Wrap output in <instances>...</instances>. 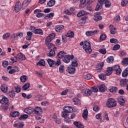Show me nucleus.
<instances>
[{"mask_svg":"<svg viewBox=\"0 0 128 128\" xmlns=\"http://www.w3.org/2000/svg\"><path fill=\"white\" fill-rule=\"evenodd\" d=\"M24 112L28 114H42V109L39 106L35 107L34 108L32 107H28L24 109Z\"/></svg>","mask_w":128,"mask_h":128,"instance_id":"obj_1","label":"nucleus"},{"mask_svg":"<svg viewBox=\"0 0 128 128\" xmlns=\"http://www.w3.org/2000/svg\"><path fill=\"white\" fill-rule=\"evenodd\" d=\"M80 46H83L82 48L86 54H90L92 52V46H90V42L88 41L82 42L80 44Z\"/></svg>","mask_w":128,"mask_h":128,"instance_id":"obj_2","label":"nucleus"},{"mask_svg":"<svg viewBox=\"0 0 128 128\" xmlns=\"http://www.w3.org/2000/svg\"><path fill=\"white\" fill-rule=\"evenodd\" d=\"M47 62L50 68H54L56 66H58L62 64V62H60V60L59 59L57 60L56 62H55L50 58H48V59Z\"/></svg>","mask_w":128,"mask_h":128,"instance_id":"obj_3","label":"nucleus"},{"mask_svg":"<svg viewBox=\"0 0 128 128\" xmlns=\"http://www.w3.org/2000/svg\"><path fill=\"white\" fill-rule=\"evenodd\" d=\"M74 109L70 106H68L66 108H64V112H62V116L64 118H68V114L70 112H72Z\"/></svg>","mask_w":128,"mask_h":128,"instance_id":"obj_4","label":"nucleus"},{"mask_svg":"<svg viewBox=\"0 0 128 128\" xmlns=\"http://www.w3.org/2000/svg\"><path fill=\"white\" fill-rule=\"evenodd\" d=\"M106 106L110 108H115V106H116V101L112 98H108L106 102Z\"/></svg>","mask_w":128,"mask_h":128,"instance_id":"obj_5","label":"nucleus"},{"mask_svg":"<svg viewBox=\"0 0 128 128\" xmlns=\"http://www.w3.org/2000/svg\"><path fill=\"white\" fill-rule=\"evenodd\" d=\"M54 38H56V34L52 33L51 34H50L45 40L46 44H50V42H52V40H54Z\"/></svg>","mask_w":128,"mask_h":128,"instance_id":"obj_6","label":"nucleus"},{"mask_svg":"<svg viewBox=\"0 0 128 128\" xmlns=\"http://www.w3.org/2000/svg\"><path fill=\"white\" fill-rule=\"evenodd\" d=\"M74 58V55H66L62 59L64 62L65 64H68L70 62L71 60H72Z\"/></svg>","mask_w":128,"mask_h":128,"instance_id":"obj_7","label":"nucleus"},{"mask_svg":"<svg viewBox=\"0 0 128 128\" xmlns=\"http://www.w3.org/2000/svg\"><path fill=\"white\" fill-rule=\"evenodd\" d=\"M113 70H115L116 74L118 76L122 73V69L118 65H115L112 67Z\"/></svg>","mask_w":128,"mask_h":128,"instance_id":"obj_8","label":"nucleus"},{"mask_svg":"<svg viewBox=\"0 0 128 128\" xmlns=\"http://www.w3.org/2000/svg\"><path fill=\"white\" fill-rule=\"evenodd\" d=\"M102 4H104V0H98V3L96 4L95 10H100L102 8Z\"/></svg>","mask_w":128,"mask_h":128,"instance_id":"obj_9","label":"nucleus"},{"mask_svg":"<svg viewBox=\"0 0 128 128\" xmlns=\"http://www.w3.org/2000/svg\"><path fill=\"white\" fill-rule=\"evenodd\" d=\"M20 8H22V3H20V2L18 1L16 3L14 6V10L16 12H18L20 10Z\"/></svg>","mask_w":128,"mask_h":128,"instance_id":"obj_10","label":"nucleus"},{"mask_svg":"<svg viewBox=\"0 0 128 128\" xmlns=\"http://www.w3.org/2000/svg\"><path fill=\"white\" fill-rule=\"evenodd\" d=\"M88 4H90V0H80V7L84 8Z\"/></svg>","mask_w":128,"mask_h":128,"instance_id":"obj_11","label":"nucleus"},{"mask_svg":"<svg viewBox=\"0 0 128 128\" xmlns=\"http://www.w3.org/2000/svg\"><path fill=\"white\" fill-rule=\"evenodd\" d=\"M128 84V78H122L120 80V85L122 87L126 86Z\"/></svg>","mask_w":128,"mask_h":128,"instance_id":"obj_12","label":"nucleus"},{"mask_svg":"<svg viewBox=\"0 0 128 128\" xmlns=\"http://www.w3.org/2000/svg\"><path fill=\"white\" fill-rule=\"evenodd\" d=\"M72 60V64L71 66L72 67L74 68H77L78 66V58H74V57L73 59Z\"/></svg>","mask_w":128,"mask_h":128,"instance_id":"obj_13","label":"nucleus"},{"mask_svg":"<svg viewBox=\"0 0 128 128\" xmlns=\"http://www.w3.org/2000/svg\"><path fill=\"white\" fill-rule=\"evenodd\" d=\"M84 92L85 96H92V89H84L83 90V91H82V92Z\"/></svg>","mask_w":128,"mask_h":128,"instance_id":"obj_14","label":"nucleus"},{"mask_svg":"<svg viewBox=\"0 0 128 128\" xmlns=\"http://www.w3.org/2000/svg\"><path fill=\"white\" fill-rule=\"evenodd\" d=\"M98 30L87 31L86 32V34L87 36H94V34H98Z\"/></svg>","mask_w":128,"mask_h":128,"instance_id":"obj_15","label":"nucleus"},{"mask_svg":"<svg viewBox=\"0 0 128 128\" xmlns=\"http://www.w3.org/2000/svg\"><path fill=\"white\" fill-rule=\"evenodd\" d=\"M64 28V26L63 25H58L55 27V30L57 32H62Z\"/></svg>","mask_w":128,"mask_h":128,"instance_id":"obj_16","label":"nucleus"},{"mask_svg":"<svg viewBox=\"0 0 128 128\" xmlns=\"http://www.w3.org/2000/svg\"><path fill=\"white\" fill-rule=\"evenodd\" d=\"M16 60H26V56L22 54V53L18 54L16 56Z\"/></svg>","mask_w":128,"mask_h":128,"instance_id":"obj_17","label":"nucleus"},{"mask_svg":"<svg viewBox=\"0 0 128 128\" xmlns=\"http://www.w3.org/2000/svg\"><path fill=\"white\" fill-rule=\"evenodd\" d=\"M116 100L120 106H124V104L126 103L124 99L122 96L117 98Z\"/></svg>","mask_w":128,"mask_h":128,"instance_id":"obj_18","label":"nucleus"},{"mask_svg":"<svg viewBox=\"0 0 128 128\" xmlns=\"http://www.w3.org/2000/svg\"><path fill=\"white\" fill-rule=\"evenodd\" d=\"M66 70L70 74H74L76 72V68L74 67H68Z\"/></svg>","mask_w":128,"mask_h":128,"instance_id":"obj_19","label":"nucleus"},{"mask_svg":"<svg viewBox=\"0 0 128 128\" xmlns=\"http://www.w3.org/2000/svg\"><path fill=\"white\" fill-rule=\"evenodd\" d=\"M88 108H86L84 110L83 113L82 114V116L84 120H88Z\"/></svg>","mask_w":128,"mask_h":128,"instance_id":"obj_20","label":"nucleus"},{"mask_svg":"<svg viewBox=\"0 0 128 128\" xmlns=\"http://www.w3.org/2000/svg\"><path fill=\"white\" fill-rule=\"evenodd\" d=\"M104 66V63H102V64H99L96 66V70L98 72H100L102 70V67Z\"/></svg>","mask_w":128,"mask_h":128,"instance_id":"obj_21","label":"nucleus"},{"mask_svg":"<svg viewBox=\"0 0 128 128\" xmlns=\"http://www.w3.org/2000/svg\"><path fill=\"white\" fill-rule=\"evenodd\" d=\"M56 4V0H50L49 2L47 3L46 6L47 8H52Z\"/></svg>","mask_w":128,"mask_h":128,"instance_id":"obj_22","label":"nucleus"},{"mask_svg":"<svg viewBox=\"0 0 128 128\" xmlns=\"http://www.w3.org/2000/svg\"><path fill=\"white\" fill-rule=\"evenodd\" d=\"M0 104H8V99L6 96H3L2 99L0 100Z\"/></svg>","mask_w":128,"mask_h":128,"instance_id":"obj_23","label":"nucleus"},{"mask_svg":"<svg viewBox=\"0 0 128 128\" xmlns=\"http://www.w3.org/2000/svg\"><path fill=\"white\" fill-rule=\"evenodd\" d=\"M74 126H76L78 128H84V124H82L80 122H74Z\"/></svg>","mask_w":128,"mask_h":128,"instance_id":"obj_24","label":"nucleus"},{"mask_svg":"<svg viewBox=\"0 0 128 128\" xmlns=\"http://www.w3.org/2000/svg\"><path fill=\"white\" fill-rule=\"evenodd\" d=\"M66 55V53L64 51H60L57 54V56L58 58H62Z\"/></svg>","mask_w":128,"mask_h":128,"instance_id":"obj_25","label":"nucleus"},{"mask_svg":"<svg viewBox=\"0 0 128 128\" xmlns=\"http://www.w3.org/2000/svg\"><path fill=\"white\" fill-rule=\"evenodd\" d=\"M110 34H116V28L114 27V26L110 24Z\"/></svg>","mask_w":128,"mask_h":128,"instance_id":"obj_26","label":"nucleus"},{"mask_svg":"<svg viewBox=\"0 0 128 128\" xmlns=\"http://www.w3.org/2000/svg\"><path fill=\"white\" fill-rule=\"evenodd\" d=\"M56 50H50L49 53H48L46 54L49 58H52L56 56Z\"/></svg>","mask_w":128,"mask_h":128,"instance_id":"obj_27","label":"nucleus"},{"mask_svg":"<svg viewBox=\"0 0 128 128\" xmlns=\"http://www.w3.org/2000/svg\"><path fill=\"white\" fill-rule=\"evenodd\" d=\"M112 67H108L107 68V70L106 71V76H110L112 74V71H113Z\"/></svg>","mask_w":128,"mask_h":128,"instance_id":"obj_28","label":"nucleus"},{"mask_svg":"<svg viewBox=\"0 0 128 128\" xmlns=\"http://www.w3.org/2000/svg\"><path fill=\"white\" fill-rule=\"evenodd\" d=\"M106 60L108 64H112L114 60V56H108Z\"/></svg>","mask_w":128,"mask_h":128,"instance_id":"obj_29","label":"nucleus"},{"mask_svg":"<svg viewBox=\"0 0 128 128\" xmlns=\"http://www.w3.org/2000/svg\"><path fill=\"white\" fill-rule=\"evenodd\" d=\"M8 98H14L16 96V92L14 90H12L8 93Z\"/></svg>","mask_w":128,"mask_h":128,"instance_id":"obj_30","label":"nucleus"},{"mask_svg":"<svg viewBox=\"0 0 128 128\" xmlns=\"http://www.w3.org/2000/svg\"><path fill=\"white\" fill-rule=\"evenodd\" d=\"M48 46V50H56V48L54 46V45L52 43H48L46 44Z\"/></svg>","mask_w":128,"mask_h":128,"instance_id":"obj_31","label":"nucleus"},{"mask_svg":"<svg viewBox=\"0 0 128 128\" xmlns=\"http://www.w3.org/2000/svg\"><path fill=\"white\" fill-rule=\"evenodd\" d=\"M73 102H74V104L76 106H80V100L78 98H74L73 99Z\"/></svg>","mask_w":128,"mask_h":128,"instance_id":"obj_32","label":"nucleus"},{"mask_svg":"<svg viewBox=\"0 0 128 128\" xmlns=\"http://www.w3.org/2000/svg\"><path fill=\"white\" fill-rule=\"evenodd\" d=\"M86 14H88V12L81 10L77 14V16L78 18H80V16H86Z\"/></svg>","mask_w":128,"mask_h":128,"instance_id":"obj_33","label":"nucleus"},{"mask_svg":"<svg viewBox=\"0 0 128 128\" xmlns=\"http://www.w3.org/2000/svg\"><path fill=\"white\" fill-rule=\"evenodd\" d=\"M32 32H28L27 37L26 38V40H32Z\"/></svg>","mask_w":128,"mask_h":128,"instance_id":"obj_34","label":"nucleus"},{"mask_svg":"<svg viewBox=\"0 0 128 128\" xmlns=\"http://www.w3.org/2000/svg\"><path fill=\"white\" fill-rule=\"evenodd\" d=\"M103 4H104L106 8H110L112 3L108 0H104Z\"/></svg>","mask_w":128,"mask_h":128,"instance_id":"obj_35","label":"nucleus"},{"mask_svg":"<svg viewBox=\"0 0 128 128\" xmlns=\"http://www.w3.org/2000/svg\"><path fill=\"white\" fill-rule=\"evenodd\" d=\"M34 34H40V36H42L44 34V32H42V29H36L35 31H34Z\"/></svg>","mask_w":128,"mask_h":128,"instance_id":"obj_36","label":"nucleus"},{"mask_svg":"<svg viewBox=\"0 0 128 128\" xmlns=\"http://www.w3.org/2000/svg\"><path fill=\"white\" fill-rule=\"evenodd\" d=\"M36 66H46V62L44 60H40L38 62L36 63Z\"/></svg>","mask_w":128,"mask_h":128,"instance_id":"obj_37","label":"nucleus"},{"mask_svg":"<svg viewBox=\"0 0 128 128\" xmlns=\"http://www.w3.org/2000/svg\"><path fill=\"white\" fill-rule=\"evenodd\" d=\"M10 115L12 118H16V116H20V112L14 111L12 112H11Z\"/></svg>","mask_w":128,"mask_h":128,"instance_id":"obj_38","label":"nucleus"},{"mask_svg":"<svg viewBox=\"0 0 128 128\" xmlns=\"http://www.w3.org/2000/svg\"><path fill=\"white\" fill-rule=\"evenodd\" d=\"M128 76V66L122 72V78H126Z\"/></svg>","mask_w":128,"mask_h":128,"instance_id":"obj_39","label":"nucleus"},{"mask_svg":"<svg viewBox=\"0 0 128 128\" xmlns=\"http://www.w3.org/2000/svg\"><path fill=\"white\" fill-rule=\"evenodd\" d=\"M98 90L100 92H104L106 90V85L105 84H102L98 87Z\"/></svg>","mask_w":128,"mask_h":128,"instance_id":"obj_40","label":"nucleus"},{"mask_svg":"<svg viewBox=\"0 0 128 128\" xmlns=\"http://www.w3.org/2000/svg\"><path fill=\"white\" fill-rule=\"evenodd\" d=\"M83 78H85V80H91L92 75L90 74L84 73L83 75Z\"/></svg>","mask_w":128,"mask_h":128,"instance_id":"obj_41","label":"nucleus"},{"mask_svg":"<svg viewBox=\"0 0 128 128\" xmlns=\"http://www.w3.org/2000/svg\"><path fill=\"white\" fill-rule=\"evenodd\" d=\"M30 86V83H26L22 87V90H26Z\"/></svg>","mask_w":128,"mask_h":128,"instance_id":"obj_42","label":"nucleus"},{"mask_svg":"<svg viewBox=\"0 0 128 128\" xmlns=\"http://www.w3.org/2000/svg\"><path fill=\"white\" fill-rule=\"evenodd\" d=\"M54 12H50L47 14L46 16H45L44 20H48L50 18H54Z\"/></svg>","mask_w":128,"mask_h":128,"instance_id":"obj_43","label":"nucleus"},{"mask_svg":"<svg viewBox=\"0 0 128 128\" xmlns=\"http://www.w3.org/2000/svg\"><path fill=\"white\" fill-rule=\"evenodd\" d=\"M28 6V3L26 2V0H24L22 5V8L24 10Z\"/></svg>","mask_w":128,"mask_h":128,"instance_id":"obj_44","label":"nucleus"},{"mask_svg":"<svg viewBox=\"0 0 128 128\" xmlns=\"http://www.w3.org/2000/svg\"><path fill=\"white\" fill-rule=\"evenodd\" d=\"M109 90L110 92H118V88L114 86L110 87Z\"/></svg>","mask_w":128,"mask_h":128,"instance_id":"obj_45","label":"nucleus"},{"mask_svg":"<svg viewBox=\"0 0 128 128\" xmlns=\"http://www.w3.org/2000/svg\"><path fill=\"white\" fill-rule=\"evenodd\" d=\"M99 78L102 80H104L106 78V74H100L98 75Z\"/></svg>","mask_w":128,"mask_h":128,"instance_id":"obj_46","label":"nucleus"},{"mask_svg":"<svg viewBox=\"0 0 128 128\" xmlns=\"http://www.w3.org/2000/svg\"><path fill=\"white\" fill-rule=\"evenodd\" d=\"M1 107L2 110H8V104H2Z\"/></svg>","mask_w":128,"mask_h":128,"instance_id":"obj_47","label":"nucleus"},{"mask_svg":"<svg viewBox=\"0 0 128 128\" xmlns=\"http://www.w3.org/2000/svg\"><path fill=\"white\" fill-rule=\"evenodd\" d=\"M0 90L2 92H8V87L6 86H2L0 87Z\"/></svg>","mask_w":128,"mask_h":128,"instance_id":"obj_48","label":"nucleus"},{"mask_svg":"<svg viewBox=\"0 0 128 128\" xmlns=\"http://www.w3.org/2000/svg\"><path fill=\"white\" fill-rule=\"evenodd\" d=\"M22 82H26V76L23 75L20 77Z\"/></svg>","mask_w":128,"mask_h":128,"instance_id":"obj_49","label":"nucleus"},{"mask_svg":"<svg viewBox=\"0 0 128 128\" xmlns=\"http://www.w3.org/2000/svg\"><path fill=\"white\" fill-rule=\"evenodd\" d=\"M102 20V16H95L94 20L95 22H98L99 20Z\"/></svg>","mask_w":128,"mask_h":128,"instance_id":"obj_50","label":"nucleus"},{"mask_svg":"<svg viewBox=\"0 0 128 128\" xmlns=\"http://www.w3.org/2000/svg\"><path fill=\"white\" fill-rule=\"evenodd\" d=\"M66 38H74V33L71 32H70L67 33L66 34Z\"/></svg>","mask_w":128,"mask_h":128,"instance_id":"obj_51","label":"nucleus"},{"mask_svg":"<svg viewBox=\"0 0 128 128\" xmlns=\"http://www.w3.org/2000/svg\"><path fill=\"white\" fill-rule=\"evenodd\" d=\"M110 44H118V40L116 38H112L110 39Z\"/></svg>","mask_w":128,"mask_h":128,"instance_id":"obj_52","label":"nucleus"},{"mask_svg":"<svg viewBox=\"0 0 128 128\" xmlns=\"http://www.w3.org/2000/svg\"><path fill=\"white\" fill-rule=\"evenodd\" d=\"M106 38V34H102L100 35V40H105Z\"/></svg>","mask_w":128,"mask_h":128,"instance_id":"obj_53","label":"nucleus"},{"mask_svg":"<svg viewBox=\"0 0 128 128\" xmlns=\"http://www.w3.org/2000/svg\"><path fill=\"white\" fill-rule=\"evenodd\" d=\"M28 118V115L23 114L19 118V120H26Z\"/></svg>","mask_w":128,"mask_h":128,"instance_id":"obj_54","label":"nucleus"},{"mask_svg":"<svg viewBox=\"0 0 128 128\" xmlns=\"http://www.w3.org/2000/svg\"><path fill=\"white\" fill-rule=\"evenodd\" d=\"M64 66L63 65H60V66L59 67V72L60 74H62V72H64Z\"/></svg>","mask_w":128,"mask_h":128,"instance_id":"obj_55","label":"nucleus"},{"mask_svg":"<svg viewBox=\"0 0 128 128\" xmlns=\"http://www.w3.org/2000/svg\"><path fill=\"white\" fill-rule=\"evenodd\" d=\"M10 33H6L3 35V40H6L8 38H10Z\"/></svg>","mask_w":128,"mask_h":128,"instance_id":"obj_56","label":"nucleus"},{"mask_svg":"<svg viewBox=\"0 0 128 128\" xmlns=\"http://www.w3.org/2000/svg\"><path fill=\"white\" fill-rule=\"evenodd\" d=\"M128 0H123L121 2L122 6H126L128 4Z\"/></svg>","mask_w":128,"mask_h":128,"instance_id":"obj_57","label":"nucleus"},{"mask_svg":"<svg viewBox=\"0 0 128 128\" xmlns=\"http://www.w3.org/2000/svg\"><path fill=\"white\" fill-rule=\"evenodd\" d=\"M35 100H42V96L40 95H36L35 96Z\"/></svg>","mask_w":128,"mask_h":128,"instance_id":"obj_58","label":"nucleus"},{"mask_svg":"<svg viewBox=\"0 0 128 128\" xmlns=\"http://www.w3.org/2000/svg\"><path fill=\"white\" fill-rule=\"evenodd\" d=\"M100 52L102 54H106V48H101L99 50Z\"/></svg>","mask_w":128,"mask_h":128,"instance_id":"obj_59","label":"nucleus"},{"mask_svg":"<svg viewBox=\"0 0 128 128\" xmlns=\"http://www.w3.org/2000/svg\"><path fill=\"white\" fill-rule=\"evenodd\" d=\"M120 44H116L113 47V50H120Z\"/></svg>","mask_w":128,"mask_h":128,"instance_id":"obj_60","label":"nucleus"},{"mask_svg":"<svg viewBox=\"0 0 128 128\" xmlns=\"http://www.w3.org/2000/svg\"><path fill=\"white\" fill-rule=\"evenodd\" d=\"M24 36V34L22 32L17 33V38H22Z\"/></svg>","mask_w":128,"mask_h":128,"instance_id":"obj_61","label":"nucleus"},{"mask_svg":"<svg viewBox=\"0 0 128 128\" xmlns=\"http://www.w3.org/2000/svg\"><path fill=\"white\" fill-rule=\"evenodd\" d=\"M96 120H102V114H100V113L97 114L96 116Z\"/></svg>","mask_w":128,"mask_h":128,"instance_id":"obj_62","label":"nucleus"},{"mask_svg":"<svg viewBox=\"0 0 128 128\" xmlns=\"http://www.w3.org/2000/svg\"><path fill=\"white\" fill-rule=\"evenodd\" d=\"M91 90H92V92H98V89L96 87H92L91 88Z\"/></svg>","mask_w":128,"mask_h":128,"instance_id":"obj_63","label":"nucleus"},{"mask_svg":"<svg viewBox=\"0 0 128 128\" xmlns=\"http://www.w3.org/2000/svg\"><path fill=\"white\" fill-rule=\"evenodd\" d=\"M123 64H128V58H124L122 61Z\"/></svg>","mask_w":128,"mask_h":128,"instance_id":"obj_64","label":"nucleus"}]
</instances>
